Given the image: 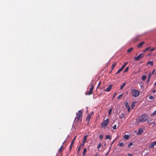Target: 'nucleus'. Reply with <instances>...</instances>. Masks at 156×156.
<instances>
[{"instance_id":"nucleus-1","label":"nucleus","mask_w":156,"mask_h":156,"mask_svg":"<svg viewBox=\"0 0 156 156\" xmlns=\"http://www.w3.org/2000/svg\"><path fill=\"white\" fill-rule=\"evenodd\" d=\"M148 118V116L146 114H143L141 116L139 117L137 119L136 121V123L137 124L140 122H144L146 121Z\"/></svg>"},{"instance_id":"nucleus-2","label":"nucleus","mask_w":156,"mask_h":156,"mask_svg":"<svg viewBox=\"0 0 156 156\" xmlns=\"http://www.w3.org/2000/svg\"><path fill=\"white\" fill-rule=\"evenodd\" d=\"M83 116V113L81 110H79L78 113L76 114V117L75 118V120L76 119H77V121H82V117Z\"/></svg>"},{"instance_id":"nucleus-3","label":"nucleus","mask_w":156,"mask_h":156,"mask_svg":"<svg viewBox=\"0 0 156 156\" xmlns=\"http://www.w3.org/2000/svg\"><path fill=\"white\" fill-rule=\"evenodd\" d=\"M109 120L108 118L104 120L101 124V126L102 128H105L108 125Z\"/></svg>"},{"instance_id":"nucleus-4","label":"nucleus","mask_w":156,"mask_h":156,"mask_svg":"<svg viewBox=\"0 0 156 156\" xmlns=\"http://www.w3.org/2000/svg\"><path fill=\"white\" fill-rule=\"evenodd\" d=\"M140 92L139 91L136 90H133L132 91V94L134 97H137L140 94Z\"/></svg>"},{"instance_id":"nucleus-5","label":"nucleus","mask_w":156,"mask_h":156,"mask_svg":"<svg viewBox=\"0 0 156 156\" xmlns=\"http://www.w3.org/2000/svg\"><path fill=\"white\" fill-rule=\"evenodd\" d=\"M90 88L89 91H87V92H86V95H90L92 93V92L94 88V84H90Z\"/></svg>"},{"instance_id":"nucleus-6","label":"nucleus","mask_w":156,"mask_h":156,"mask_svg":"<svg viewBox=\"0 0 156 156\" xmlns=\"http://www.w3.org/2000/svg\"><path fill=\"white\" fill-rule=\"evenodd\" d=\"M144 56V54H143L141 53L138 55L137 57H135L134 58V60L135 61H138L140 59L142 58Z\"/></svg>"},{"instance_id":"nucleus-7","label":"nucleus","mask_w":156,"mask_h":156,"mask_svg":"<svg viewBox=\"0 0 156 156\" xmlns=\"http://www.w3.org/2000/svg\"><path fill=\"white\" fill-rule=\"evenodd\" d=\"M91 117V115H90L89 114H88L86 118V120L87 121L88 123H89L90 119Z\"/></svg>"},{"instance_id":"nucleus-8","label":"nucleus","mask_w":156,"mask_h":156,"mask_svg":"<svg viewBox=\"0 0 156 156\" xmlns=\"http://www.w3.org/2000/svg\"><path fill=\"white\" fill-rule=\"evenodd\" d=\"M112 84L109 85L108 87L105 90V91L107 92L110 91L112 88Z\"/></svg>"},{"instance_id":"nucleus-9","label":"nucleus","mask_w":156,"mask_h":156,"mask_svg":"<svg viewBox=\"0 0 156 156\" xmlns=\"http://www.w3.org/2000/svg\"><path fill=\"white\" fill-rule=\"evenodd\" d=\"M76 136L72 140V141L71 142V144L70 146L69 151H71V150L72 149L73 145L74 143V140H75V139H76Z\"/></svg>"},{"instance_id":"nucleus-10","label":"nucleus","mask_w":156,"mask_h":156,"mask_svg":"<svg viewBox=\"0 0 156 156\" xmlns=\"http://www.w3.org/2000/svg\"><path fill=\"white\" fill-rule=\"evenodd\" d=\"M87 139V136L86 135V136H84V137H83V144H82V146H83L85 143L86 142V140Z\"/></svg>"},{"instance_id":"nucleus-11","label":"nucleus","mask_w":156,"mask_h":156,"mask_svg":"<svg viewBox=\"0 0 156 156\" xmlns=\"http://www.w3.org/2000/svg\"><path fill=\"white\" fill-rule=\"evenodd\" d=\"M155 145H156V141L155 142H152L150 145L149 147L151 148H153Z\"/></svg>"},{"instance_id":"nucleus-12","label":"nucleus","mask_w":156,"mask_h":156,"mask_svg":"<svg viewBox=\"0 0 156 156\" xmlns=\"http://www.w3.org/2000/svg\"><path fill=\"white\" fill-rule=\"evenodd\" d=\"M144 130L143 129L140 128L139 129L138 132L137 133V134L138 135H140L143 132Z\"/></svg>"},{"instance_id":"nucleus-13","label":"nucleus","mask_w":156,"mask_h":156,"mask_svg":"<svg viewBox=\"0 0 156 156\" xmlns=\"http://www.w3.org/2000/svg\"><path fill=\"white\" fill-rule=\"evenodd\" d=\"M119 138V136H117L115 139L113 140L112 144H111V146L112 144H113Z\"/></svg>"},{"instance_id":"nucleus-14","label":"nucleus","mask_w":156,"mask_h":156,"mask_svg":"<svg viewBox=\"0 0 156 156\" xmlns=\"http://www.w3.org/2000/svg\"><path fill=\"white\" fill-rule=\"evenodd\" d=\"M145 42L144 41H143L141 42L138 45V47L139 48H140L142 47L143 45L144 44Z\"/></svg>"},{"instance_id":"nucleus-15","label":"nucleus","mask_w":156,"mask_h":156,"mask_svg":"<svg viewBox=\"0 0 156 156\" xmlns=\"http://www.w3.org/2000/svg\"><path fill=\"white\" fill-rule=\"evenodd\" d=\"M87 151V149L86 148H84L83 149V156H85V154L86 153Z\"/></svg>"},{"instance_id":"nucleus-16","label":"nucleus","mask_w":156,"mask_h":156,"mask_svg":"<svg viewBox=\"0 0 156 156\" xmlns=\"http://www.w3.org/2000/svg\"><path fill=\"white\" fill-rule=\"evenodd\" d=\"M126 82H125V83H123L122 84L120 88V89H122L124 88V87L125 86V85H126Z\"/></svg>"},{"instance_id":"nucleus-17","label":"nucleus","mask_w":156,"mask_h":156,"mask_svg":"<svg viewBox=\"0 0 156 156\" xmlns=\"http://www.w3.org/2000/svg\"><path fill=\"white\" fill-rule=\"evenodd\" d=\"M124 145L123 142H119L118 144V145L120 147L123 146Z\"/></svg>"},{"instance_id":"nucleus-18","label":"nucleus","mask_w":156,"mask_h":156,"mask_svg":"<svg viewBox=\"0 0 156 156\" xmlns=\"http://www.w3.org/2000/svg\"><path fill=\"white\" fill-rule=\"evenodd\" d=\"M116 64V63H113L112 64V70H111V71H112V70H113L114 69V68Z\"/></svg>"},{"instance_id":"nucleus-19","label":"nucleus","mask_w":156,"mask_h":156,"mask_svg":"<svg viewBox=\"0 0 156 156\" xmlns=\"http://www.w3.org/2000/svg\"><path fill=\"white\" fill-rule=\"evenodd\" d=\"M111 138H112L111 136L109 135H107L106 136V139H111Z\"/></svg>"},{"instance_id":"nucleus-20","label":"nucleus","mask_w":156,"mask_h":156,"mask_svg":"<svg viewBox=\"0 0 156 156\" xmlns=\"http://www.w3.org/2000/svg\"><path fill=\"white\" fill-rule=\"evenodd\" d=\"M82 144H80V145L78 148V151H77V152L78 153H79V152L80 151V149H81V147L82 146Z\"/></svg>"},{"instance_id":"nucleus-21","label":"nucleus","mask_w":156,"mask_h":156,"mask_svg":"<svg viewBox=\"0 0 156 156\" xmlns=\"http://www.w3.org/2000/svg\"><path fill=\"white\" fill-rule=\"evenodd\" d=\"M135 102H133L131 105V108L132 109H133L135 106Z\"/></svg>"},{"instance_id":"nucleus-22","label":"nucleus","mask_w":156,"mask_h":156,"mask_svg":"<svg viewBox=\"0 0 156 156\" xmlns=\"http://www.w3.org/2000/svg\"><path fill=\"white\" fill-rule=\"evenodd\" d=\"M147 77L146 75H143L142 77V79L143 80H144Z\"/></svg>"},{"instance_id":"nucleus-23","label":"nucleus","mask_w":156,"mask_h":156,"mask_svg":"<svg viewBox=\"0 0 156 156\" xmlns=\"http://www.w3.org/2000/svg\"><path fill=\"white\" fill-rule=\"evenodd\" d=\"M133 49V48H132V47L131 48H130L128 50H127V52L129 53L131 51H132Z\"/></svg>"},{"instance_id":"nucleus-24","label":"nucleus","mask_w":156,"mask_h":156,"mask_svg":"<svg viewBox=\"0 0 156 156\" xmlns=\"http://www.w3.org/2000/svg\"><path fill=\"white\" fill-rule=\"evenodd\" d=\"M147 64H150L151 66H153V61H151L148 62Z\"/></svg>"},{"instance_id":"nucleus-25","label":"nucleus","mask_w":156,"mask_h":156,"mask_svg":"<svg viewBox=\"0 0 156 156\" xmlns=\"http://www.w3.org/2000/svg\"><path fill=\"white\" fill-rule=\"evenodd\" d=\"M152 119H149L148 120H147V122L149 124H151V121H152Z\"/></svg>"},{"instance_id":"nucleus-26","label":"nucleus","mask_w":156,"mask_h":156,"mask_svg":"<svg viewBox=\"0 0 156 156\" xmlns=\"http://www.w3.org/2000/svg\"><path fill=\"white\" fill-rule=\"evenodd\" d=\"M122 69L121 68L119 69L116 72V74H119L120 72H121Z\"/></svg>"},{"instance_id":"nucleus-27","label":"nucleus","mask_w":156,"mask_h":156,"mask_svg":"<svg viewBox=\"0 0 156 156\" xmlns=\"http://www.w3.org/2000/svg\"><path fill=\"white\" fill-rule=\"evenodd\" d=\"M63 145L61 146L60 148H59L58 150V152L60 153L63 148Z\"/></svg>"},{"instance_id":"nucleus-28","label":"nucleus","mask_w":156,"mask_h":156,"mask_svg":"<svg viewBox=\"0 0 156 156\" xmlns=\"http://www.w3.org/2000/svg\"><path fill=\"white\" fill-rule=\"evenodd\" d=\"M127 65V62H126L122 66V67L121 68L123 69L125 67V66H126V65Z\"/></svg>"},{"instance_id":"nucleus-29","label":"nucleus","mask_w":156,"mask_h":156,"mask_svg":"<svg viewBox=\"0 0 156 156\" xmlns=\"http://www.w3.org/2000/svg\"><path fill=\"white\" fill-rule=\"evenodd\" d=\"M124 115L123 114H122L119 115V118L121 119H122L124 117Z\"/></svg>"},{"instance_id":"nucleus-30","label":"nucleus","mask_w":156,"mask_h":156,"mask_svg":"<svg viewBox=\"0 0 156 156\" xmlns=\"http://www.w3.org/2000/svg\"><path fill=\"white\" fill-rule=\"evenodd\" d=\"M111 146H110V147L109 148V151L106 153V154H105L106 156H107L108 154V153H109V152L110 151V149H111Z\"/></svg>"},{"instance_id":"nucleus-31","label":"nucleus","mask_w":156,"mask_h":156,"mask_svg":"<svg viewBox=\"0 0 156 156\" xmlns=\"http://www.w3.org/2000/svg\"><path fill=\"white\" fill-rule=\"evenodd\" d=\"M101 144L100 143H99L98 145V146H97V148L98 149H99L100 147H101Z\"/></svg>"},{"instance_id":"nucleus-32","label":"nucleus","mask_w":156,"mask_h":156,"mask_svg":"<svg viewBox=\"0 0 156 156\" xmlns=\"http://www.w3.org/2000/svg\"><path fill=\"white\" fill-rule=\"evenodd\" d=\"M112 108H110L109 110V112H108V114L109 115H110L111 113V112H112Z\"/></svg>"},{"instance_id":"nucleus-33","label":"nucleus","mask_w":156,"mask_h":156,"mask_svg":"<svg viewBox=\"0 0 156 156\" xmlns=\"http://www.w3.org/2000/svg\"><path fill=\"white\" fill-rule=\"evenodd\" d=\"M99 138L100 140H102L103 138V136L102 135H100L99 136Z\"/></svg>"},{"instance_id":"nucleus-34","label":"nucleus","mask_w":156,"mask_h":156,"mask_svg":"<svg viewBox=\"0 0 156 156\" xmlns=\"http://www.w3.org/2000/svg\"><path fill=\"white\" fill-rule=\"evenodd\" d=\"M133 143L132 142L130 143H129V144L128 145V147H130L132 145H133Z\"/></svg>"},{"instance_id":"nucleus-35","label":"nucleus","mask_w":156,"mask_h":156,"mask_svg":"<svg viewBox=\"0 0 156 156\" xmlns=\"http://www.w3.org/2000/svg\"><path fill=\"white\" fill-rule=\"evenodd\" d=\"M149 99L150 100H153L154 99V97L152 96H150L149 98Z\"/></svg>"},{"instance_id":"nucleus-36","label":"nucleus","mask_w":156,"mask_h":156,"mask_svg":"<svg viewBox=\"0 0 156 156\" xmlns=\"http://www.w3.org/2000/svg\"><path fill=\"white\" fill-rule=\"evenodd\" d=\"M122 94H120L119 96L118 97L117 99H119V98H122Z\"/></svg>"},{"instance_id":"nucleus-37","label":"nucleus","mask_w":156,"mask_h":156,"mask_svg":"<svg viewBox=\"0 0 156 156\" xmlns=\"http://www.w3.org/2000/svg\"><path fill=\"white\" fill-rule=\"evenodd\" d=\"M116 126H117L116 125V124L113 127V129H116L117 128Z\"/></svg>"},{"instance_id":"nucleus-38","label":"nucleus","mask_w":156,"mask_h":156,"mask_svg":"<svg viewBox=\"0 0 156 156\" xmlns=\"http://www.w3.org/2000/svg\"><path fill=\"white\" fill-rule=\"evenodd\" d=\"M150 48V47H148L145 50H144V52H145L147 51L149 48Z\"/></svg>"},{"instance_id":"nucleus-39","label":"nucleus","mask_w":156,"mask_h":156,"mask_svg":"<svg viewBox=\"0 0 156 156\" xmlns=\"http://www.w3.org/2000/svg\"><path fill=\"white\" fill-rule=\"evenodd\" d=\"M123 138L125 139H127V135L126 134H125V135L124 136H123Z\"/></svg>"},{"instance_id":"nucleus-40","label":"nucleus","mask_w":156,"mask_h":156,"mask_svg":"<svg viewBox=\"0 0 156 156\" xmlns=\"http://www.w3.org/2000/svg\"><path fill=\"white\" fill-rule=\"evenodd\" d=\"M101 81H100L98 84V87H97V88H98V87H99V86L101 85Z\"/></svg>"},{"instance_id":"nucleus-41","label":"nucleus","mask_w":156,"mask_h":156,"mask_svg":"<svg viewBox=\"0 0 156 156\" xmlns=\"http://www.w3.org/2000/svg\"><path fill=\"white\" fill-rule=\"evenodd\" d=\"M116 94H117V93H115L114 94V95L113 96V97H112V99H113L115 97V96L116 95Z\"/></svg>"},{"instance_id":"nucleus-42","label":"nucleus","mask_w":156,"mask_h":156,"mask_svg":"<svg viewBox=\"0 0 156 156\" xmlns=\"http://www.w3.org/2000/svg\"><path fill=\"white\" fill-rule=\"evenodd\" d=\"M125 107L127 108V102L126 101L125 102Z\"/></svg>"},{"instance_id":"nucleus-43","label":"nucleus","mask_w":156,"mask_h":156,"mask_svg":"<svg viewBox=\"0 0 156 156\" xmlns=\"http://www.w3.org/2000/svg\"><path fill=\"white\" fill-rule=\"evenodd\" d=\"M155 50V48H153L150 50V51H152Z\"/></svg>"},{"instance_id":"nucleus-44","label":"nucleus","mask_w":156,"mask_h":156,"mask_svg":"<svg viewBox=\"0 0 156 156\" xmlns=\"http://www.w3.org/2000/svg\"><path fill=\"white\" fill-rule=\"evenodd\" d=\"M127 108H128V111L129 112L130 111V108L129 107H127Z\"/></svg>"},{"instance_id":"nucleus-45","label":"nucleus","mask_w":156,"mask_h":156,"mask_svg":"<svg viewBox=\"0 0 156 156\" xmlns=\"http://www.w3.org/2000/svg\"><path fill=\"white\" fill-rule=\"evenodd\" d=\"M124 73H126V72H127V68H126L125 69V70H124Z\"/></svg>"},{"instance_id":"nucleus-46","label":"nucleus","mask_w":156,"mask_h":156,"mask_svg":"<svg viewBox=\"0 0 156 156\" xmlns=\"http://www.w3.org/2000/svg\"><path fill=\"white\" fill-rule=\"evenodd\" d=\"M151 76V74L150 73H149V75H148V78H149V79H150Z\"/></svg>"},{"instance_id":"nucleus-47","label":"nucleus","mask_w":156,"mask_h":156,"mask_svg":"<svg viewBox=\"0 0 156 156\" xmlns=\"http://www.w3.org/2000/svg\"><path fill=\"white\" fill-rule=\"evenodd\" d=\"M128 156H133L132 154H127Z\"/></svg>"},{"instance_id":"nucleus-48","label":"nucleus","mask_w":156,"mask_h":156,"mask_svg":"<svg viewBox=\"0 0 156 156\" xmlns=\"http://www.w3.org/2000/svg\"><path fill=\"white\" fill-rule=\"evenodd\" d=\"M151 124L153 123L155 125L156 124V123L155 122H151Z\"/></svg>"},{"instance_id":"nucleus-49","label":"nucleus","mask_w":156,"mask_h":156,"mask_svg":"<svg viewBox=\"0 0 156 156\" xmlns=\"http://www.w3.org/2000/svg\"><path fill=\"white\" fill-rule=\"evenodd\" d=\"M150 79H149V78H148V80H147V83H148L149 82Z\"/></svg>"},{"instance_id":"nucleus-50","label":"nucleus","mask_w":156,"mask_h":156,"mask_svg":"<svg viewBox=\"0 0 156 156\" xmlns=\"http://www.w3.org/2000/svg\"><path fill=\"white\" fill-rule=\"evenodd\" d=\"M156 90H154L152 92H153V93H155L156 92Z\"/></svg>"},{"instance_id":"nucleus-51","label":"nucleus","mask_w":156,"mask_h":156,"mask_svg":"<svg viewBox=\"0 0 156 156\" xmlns=\"http://www.w3.org/2000/svg\"><path fill=\"white\" fill-rule=\"evenodd\" d=\"M154 71H155V70H154H154H153V71H152V74H153L154 73Z\"/></svg>"},{"instance_id":"nucleus-52","label":"nucleus","mask_w":156,"mask_h":156,"mask_svg":"<svg viewBox=\"0 0 156 156\" xmlns=\"http://www.w3.org/2000/svg\"><path fill=\"white\" fill-rule=\"evenodd\" d=\"M93 113V112H92L91 114L90 115H92V114Z\"/></svg>"},{"instance_id":"nucleus-53","label":"nucleus","mask_w":156,"mask_h":156,"mask_svg":"<svg viewBox=\"0 0 156 156\" xmlns=\"http://www.w3.org/2000/svg\"><path fill=\"white\" fill-rule=\"evenodd\" d=\"M129 137V136L127 135V139Z\"/></svg>"},{"instance_id":"nucleus-54","label":"nucleus","mask_w":156,"mask_h":156,"mask_svg":"<svg viewBox=\"0 0 156 156\" xmlns=\"http://www.w3.org/2000/svg\"><path fill=\"white\" fill-rule=\"evenodd\" d=\"M104 146H106V144H105L104 145Z\"/></svg>"},{"instance_id":"nucleus-55","label":"nucleus","mask_w":156,"mask_h":156,"mask_svg":"<svg viewBox=\"0 0 156 156\" xmlns=\"http://www.w3.org/2000/svg\"><path fill=\"white\" fill-rule=\"evenodd\" d=\"M94 156H98V155H95Z\"/></svg>"},{"instance_id":"nucleus-56","label":"nucleus","mask_w":156,"mask_h":156,"mask_svg":"<svg viewBox=\"0 0 156 156\" xmlns=\"http://www.w3.org/2000/svg\"><path fill=\"white\" fill-rule=\"evenodd\" d=\"M127 70H128V67H127Z\"/></svg>"},{"instance_id":"nucleus-57","label":"nucleus","mask_w":156,"mask_h":156,"mask_svg":"<svg viewBox=\"0 0 156 156\" xmlns=\"http://www.w3.org/2000/svg\"><path fill=\"white\" fill-rule=\"evenodd\" d=\"M144 156H147V155H145Z\"/></svg>"},{"instance_id":"nucleus-58","label":"nucleus","mask_w":156,"mask_h":156,"mask_svg":"<svg viewBox=\"0 0 156 156\" xmlns=\"http://www.w3.org/2000/svg\"><path fill=\"white\" fill-rule=\"evenodd\" d=\"M156 82L155 83V85L156 84Z\"/></svg>"},{"instance_id":"nucleus-59","label":"nucleus","mask_w":156,"mask_h":156,"mask_svg":"<svg viewBox=\"0 0 156 156\" xmlns=\"http://www.w3.org/2000/svg\"><path fill=\"white\" fill-rule=\"evenodd\" d=\"M80 156H81V155H80Z\"/></svg>"}]
</instances>
